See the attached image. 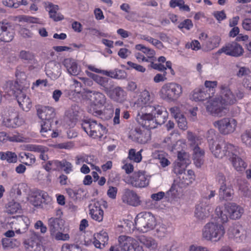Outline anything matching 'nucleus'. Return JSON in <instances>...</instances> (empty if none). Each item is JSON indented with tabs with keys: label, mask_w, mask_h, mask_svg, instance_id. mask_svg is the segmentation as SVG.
I'll list each match as a JSON object with an SVG mask.
<instances>
[{
	"label": "nucleus",
	"mask_w": 251,
	"mask_h": 251,
	"mask_svg": "<svg viewBox=\"0 0 251 251\" xmlns=\"http://www.w3.org/2000/svg\"><path fill=\"white\" fill-rule=\"evenodd\" d=\"M217 207L215 209L216 216L212 218L211 221L207 223L203 227L202 232V237L207 241L217 242L220 240L218 237L220 233L219 214Z\"/></svg>",
	"instance_id": "obj_1"
},
{
	"label": "nucleus",
	"mask_w": 251,
	"mask_h": 251,
	"mask_svg": "<svg viewBox=\"0 0 251 251\" xmlns=\"http://www.w3.org/2000/svg\"><path fill=\"white\" fill-rule=\"evenodd\" d=\"M133 225L137 230L143 233L147 232L154 229L156 219L151 212H141L136 216Z\"/></svg>",
	"instance_id": "obj_2"
},
{
	"label": "nucleus",
	"mask_w": 251,
	"mask_h": 251,
	"mask_svg": "<svg viewBox=\"0 0 251 251\" xmlns=\"http://www.w3.org/2000/svg\"><path fill=\"white\" fill-rule=\"evenodd\" d=\"M37 115L42 120L41 132H51L56 115L54 109L50 106H41L37 109Z\"/></svg>",
	"instance_id": "obj_3"
},
{
	"label": "nucleus",
	"mask_w": 251,
	"mask_h": 251,
	"mask_svg": "<svg viewBox=\"0 0 251 251\" xmlns=\"http://www.w3.org/2000/svg\"><path fill=\"white\" fill-rule=\"evenodd\" d=\"M161 98L171 101L176 100L182 94V86L175 82H168L164 84L160 90Z\"/></svg>",
	"instance_id": "obj_4"
},
{
	"label": "nucleus",
	"mask_w": 251,
	"mask_h": 251,
	"mask_svg": "<svg viewBox=\"0 0 251 251\" xmlns=\"http://www.w3.org/2000/svg\"><path fill=\"white\" fill-rule=\"evenodd\" d=\"M82 128L87 134L93 138H100L107 132L105 126L100 123H98L96 120L87 119L82 121Z\"/></svg>",
	"instance_id": "obj_5"
},
{
	"label": "nucleus",
	"mask_w": 251,
	"mask_h": 251,
	"mask_svg": "<svg viewBox=\"0 0 251 251\" xmlns=\"http://www.w3.org/2000/svg\"><path fill=\"white\" fill-rule=\"evenodd\" d=\"M244 212V210L241 206L234 202H228L225 204L224 211H221V222L226 223L228 218L239 219Z\"/></svg>",
	"instance_id": "obj_6"
},
{
	"label": "nucleus",
	"mask_w": 251,
	"mask_h": 251,
	"mask_svg": "<svg viewBox=\"0 0 251 251\" xmlns=\"http://www.w3.org/2000/svg\"><path fill=\"white\" fill-rule=\"evenodd\" d=\"M224 149L223 150L224 156H226L231 162L233 166L237 171H243L247 166V165L244 160L240 157L237 156L235 154V148L231 144H224Z\"/></svg>",
	"instance_id": "obj_7"
},
{
	"label": "nucleus",
	"mask_w": 251,
	"mask_h": 251,
	"mask_svg": "<svg viewBox=\"0 0 251 251\" xmlns=\"http://www.w3.org/2000/svg\"><path fill=\"white\" fill-rule=\"evenodd\" d=\"M118 243L121 251H144L142 247L138 244V242L129 236H120L118 238Z\"/></svg>",
	"instance_id": "obj_8"
},
{
	"label": "nucleus",
	"mask_w": 251,
	"mask_h": 251,
	"mask_svg": "<svg viewBox=\"0 0 251 251\" xmlns=\"http://www.w3.org/2000/svg\"><path fill=\"white\" fill-rule=\"evenodd\" d=\"M212 212L210 201H208L206 199H201L196 205L195 216L198 220L203 221L209 217Z\"/></svg>",
	"instance_id": "obj_9"
},
{
	"label": "nucleus",
	"mask_w": 251,
	"mask_h": 251,
	"mask_svg": "<svg viewBox=\"0 0 251 251\" xmlns=\"http://www.w3.org/2000/svg\"><path fill=\"white\" fill-rule=\"evenodd\" d=\"M237 101L235 96L228 86H221V114L223 109L227 110L228 107Z\"/></svg>",
	"instance_id": "obj_10"
},
{
	"label": "nucleus",
	"mask_w": 251,
	"mask_h": 251,
	"mask_svg": "<svg viewBox=\"0 0 251 251\" xmlns=\"http://www.w3.org/2000/svg\"><path fill=\"white\" fill-rule=\"evenodd\" d=\"M232 57H238L243 54L244 49L242 46L236 42H231L226 43L221 48V53Z\"/></svg>",
	"instance_id": "obj_11"
},
{
	"label": "nucleus",
	"mask_w": 251,
	"mask_h": 251,
	"mask_svg": "<svg viewBox=\"0 0 251 251\" xmlns=\"http://www.w3.org/2000/svg\"><path fill=\"white\" fill-rule=\"evenodd\" d=\"M128 183L135 187L143 188L148 185L149 180L144 172L138 171L134 172L129 177Z\"/></svg>",
	"instance_id": "obj_12"
},
{
	"label": "nucleus",
	"mask_w": 251,
	"mask_h": 251,
	"mask_svg": "<svg viewBox=\"0 0 251 251\" xmlns=\"http://www.w3.org/2000/svg\"><path fill=\"white\" fill-rule=\"evenodd\" d=\"M129 138L140 144H146L151 139V133L149 130L135 127L130 131Z\"/></svg>",
	"instance_id": "obj_13"
},
{
	"label": "nucleus",
	"mask_w": 251,
	"mask_h": 251,
	"mask_svg": "<svg viewBox=\"0 0 251 251\" xmlns=\"http://www.w3.org/2000/svg\"><path fill=\"white\" fill-rule=\"evenodd\" d=\"M148 112H151L153 114V117L156 126L163 124L168 116V113L165 108L159 105H157L155 107H148Z\"/></svg>",
	"instance_id": "obj_14"
},
{
	"label": "nucleus",
	"mask_w": 251,
	"mask_h": 251,
	"mask_svg": "<svg viewBox=\"0 0 251 251\" xmlns=\"http://www.w3.org/2000/svg\"><path fill=\"white\" fill-rule=\"evenodd\" d=\"M153 115L151 113L147 111L145 113H139L136 120L139 125L146 129H153L156 127Z\"/></svg>",
	"instance_id": "obj_15"
},
{
	"label": "nucleus",
	"mask_w": 251,
	"mask_h": 251,
	"mask_svg": "<svg viewBox=\"0 0 251 251\" xmlns=\"http://www.w3.org/2000/svg\"><path fill=\"white\" fill-rule=\"evenodd\" d=\"M153 115L151 113L147 111L145 113H139L136 120L139 125L146 129H153L156 127Z\"/></svg>",
	"instance_id": "obj_16"
},
{
	"label": "nucleus",
	"mask_w": 251,
	"mask_h": 251,
	"mask_svg": "<svg viewBox=\"0 0 251 251\" xmlns=\"http://www.w3.org/2000/svg\"><path fill=\"white\" fill-rule=\"evenodd\" d=\"M12 223V228L15 229L16 232L22 234L25 233L28 229L30 220L27 217L22 216L14 218Z\"/></svg>",
	"instance_id": "obj_17"
},
{
	"label": "nucleus",
	"mask_w": 251,
	"mask_h": 251,
	"mask_svg": "<svg viewBox=\"0 0 251 251\" xmlns=\"http://www.w3.org/2000/svg\"><path fill=\"white\" fill-rule=\"evenodd\" d=\"M14 36V31L8 23L0 22V41L4 42L11 41Z\"/></svg>",
	"instance_id": "obj_18"
},
{
	"label": "nucleus",
	"mask_w": 251,
	"mask_h": 251,
	"mask_svg": "<svg viewBox=\"0 0 251 251\" xmlns=\"http://www.w3.org/2000/svg\"><path fill=\"white\" fill-rule=\"evenodd\" d=\"M47 75L52 79H56L61 74V65L55 61L48 63L45 68Z\"/></svg>",
	"instance_id": "obj_19"
},
{
	"label": "nucleus",
	"mask_w": 251,
	"mask_h": 251,
	"mask_svg": "<svg viewBox=\"0 0 251 251\" xmlns=\"http://www.w3.org/2000/svg\"><path fill=\"white\" fill-rule=\"evenodd\" d=\"M122 201L128 205L137 206L141 204L140 198L133 190L126 189L122 197Z\"/></svg>",
	"instance_id": "obj_20"
},
{
	"label": "nucleus",
	"mask_w": 251,
	"mask_h": 251,
	"mask_svg": "<svg viewBox=\"0 0 251 251\" xmlns=\"http://www.w3.org/2000/svg\"><path fill=\"white\" fill-rule=\"evenodd\" d=\"M207 140L209 142L210 149L216 157H218L220 153L219 150V137L213 129H209L207 132Z\"/></svg>",
	"instance_id": "obj_21"
},
{
	"label": "nucleus",
	"mask_w": 251,
	"mask_h": 251,
	"mask_svg": "<svg viewBox=\"0 0 251 251\" xmlns=\"http://www.w3.org/2000/svg\"><path fill=\"white\" fill-rule=\"evenodd\" d=\"M237 124L236 120L232 118H226L221 120V134L226 135L233 132Z\"/></svg>",
	"instance_id": "obj_22"
},
{
	"label": "nucleus",
	"mask_w": 251,
	"mask_h": 251,
	"mask_svg": "<svg viewBox=\"0 0 251 251\" xmlns=\"http://www.w3.org/2000/svg\"><path fill=\"white\" fill-rule=\"evenodd\" d=\"M137 103L142 107V109L145 108V110L147 112L148 107H155L157 105L153 103L150 93L146 90H144L140 93L137 100Z\"/></svg>",
	"instance_id": "obj_23"
},
{
	"label": "nucleus",
	"mask_w": 251,
	"mask_h": 251,
	"mask_svg": "<svg viewBox=\"0 0 251 251\" xmlns=\"http://www.w3.org/2000/svg\"><path fill=\"white\" fill-rule=\"evenodd\" d=\"M126 92L120 87H113L110 89L109 93L106 95L114 100L123 102L126 100Z\"/></svg>",
	"instance_id": "obj_24"
},
{
	"label": "nucleus",
	"mask_w": 251,
	"mask_h": 251,
	"mask_svg": "<svg viewBox=\"0 0 251 251\" xmlns=\"http://www.w3.org/2000/svg\"><path fill=\"white\" fill-rule=\"evenodd\" d=\"M62 64L67 69L68 73L71 75H78L80 71L77 62L73 58H68L64 59Z\"/></svg>",
	"instance_id": "obj_25"
},
{
	"label": "nucleus",
	"mask_w": 251,
	"mask_h": 251,
	"mask_svg": "<svg viewBox=\"0 0 251 251\" xmlns=\"http://www.w3.org/2000/svg\"><path fill=\"white\" fill-rule=\"evenodd\" d=\"M48 224L50 235L53 236L57 231H62L64 221L58 218H51L49 219Z\"/></svg>",
	"instance_id": "obj_26"
},
{
	"label": "nucleus",
	"mask_w": 251,
	"mask_h": 251,
	"mask_svg": "<svg viewBox=\"0 0 251 251\" xmlns=\"http://www.w3.org/2000/svg\"><path fill=\"white\" fill-rule=\"evenodd\" d=\"M2 87L5 93L9 96H16L20 91H22L20 86L16 81H7L3 84Z\"/></svg>",
	"instance_id": "obj_27"
},
{
	"label": "nucleus",
	"mask_w": 251,
	"mask_h": 251,
	"mask_svg": "<svg viewBox=\"0 0 251 251\" xmlns=\"http://www.w3.org/2000/svg\"><path fill=\"white\" fill-rule=\"evenodd\" d=\"M3 125L9 128H16L22 124V121L19 119L17 112H14L7 118L3 120Z\"/></svg>",
	"instance_id": "obj_28"
},
{
	"label": "nucleus",
	"mask_w": 251,
	"mask_h": 251,
	"mask_svg": "<svg viewBox=\"0 0 251 251\" xmlns=\"http://www.w3.org/2000/svg\"><path fill=\"white\" fill-rule=\"evenodd\" d=\"M192 150L194 163L197 168H200L204 162V151L197 145L193 148Z\"/></svg>",
	"instance_id": "obj_29"
},
{
	"label": "nucleus",
	"mask_w": 251,
	"mask_h": 251,
	"mask_svg": "<svg viewBox=\"0 0 251 251\" xmlns=\"http://www.w3.org/2000/svg\"><path fill=\"white\" fill-rule=\"evenodd\" d=\"M19 106L26 112L28 111L32 107L31 100L22 91L16 96Z\"/></svg>",
	"instance_id": "obj_30"
},
{
	"label": "nucleus",
	"mask_w": 251,
	"mask_h": 251,
	"mask_svg": "<svg viewBox=\"0 0 251 251\" xmlns=\"http://www.w3.org/2000/svg\"><path fill=\"white\" fill-rule=\"evenodd\" d=\"M96 83L100 85L101 90L103 91L106 94L109 93L110 89L114 86V82L111 79L100 75Z\"/></svg>",
	"instance_id": "obj_31"
},
{
	"label": "nucleus",
	"mask_w": 251,
	"mask_h": 251,
	"mask_svg": "<svg viewBox=\"0 0 251 251\" xmlns=\"http://www.w3.org/2000/svg\"><path fill=\"white\" fill-rule=\"evenodd\" d=\"M208 112L213 116H218L220 113V98L215 97L209 100L206 105Z\"/></svg>",
	"instance_id": "obj_32"
},
{
	"label": "nucleus",
	"mask_w": 251,
	"mask_h": 251,
	"mask_svg": "<svg viewBox=\"0 0 251 251\" xmlns=\"http://www.w3.org/2000/svg\"><path fill=\"white\" fill-rule=\"evenodd\" d=\"M210 97V94L207 92V90L202 87L195 89L193 92L191 99L195 101H200L207 100Z\"/></svg>",
	"instance_id": "obj_33"
},
{
	"label": "nucleus",
	"mask_w": 251,
	"mask_h": 251,
	"mask_svg": "<svg viewBox=\"0 0 251 251\" xmlns=\"http://www.w3.org/2000/svg\"><path fill=\"white\" fill-rule=\"evenodd\" d=\"M90 215L91 218L98 222H101L103 220V211L100 207L99 202H95L92 208L90 209Z\"/></svg>",
	"instance_id": "obj_34"
},
{
	"label": "nucleus",
	"mask_w": 251,
	"mask_h": 251,
	"mask_svg": "<svg viewBox=\"0 0 251 251\" xmlns=\"http://www.w3.org/2000/svg\"><path fill=\"white\" fill-rule=\"evenodd\" d=\"M108 240V234L106 232L101 231L99 233L94 234V241L93 242L95 246L97 248L101 249L105 246Z\"/></svg>",
	"instance_id": "obj_35"
},
{
	"label": "nucleus",
	"mask_w": 251,
	"mask_h": 251,
	"mask_svg": "<svg viewBox=\"0 0 251 251\" xmlns=\"http://www.w3.org/2000/svg\"><path fill=\"white\" fill-rule=\"evenodd\" d=\"M19 58L25 62L32 64H37L34 54L28 50H22L20 52Z\"/></svg>",
	"instance_id": "obj_36"
},
{
	"label": "nucleus",
	"mask_w": 251,
	"mask_h": 251,
	"mask_svg": "<svg viewBox=\"0 0 251 251\" xmlns=\"http://www.w3.org/2000/svg\"><path fill=\"white\" fill-rule=\"evenodd\" d=\"M179 182L184 186L191 184L195 180L194 172L192 170H189L187 173L184 172L181 176H178Z\"/></svg>",
	"instance_id": "obj_37"
},
{
	"label": "nucleus",
	"mask_w": 251,
	"mask_h": 251,
	"mask_svg": "<svg viewBox=\"0 0 251 251\" xmlns=\"http://www.w3.org/2000/svg\"><path fill=\"white\" fill-rule=\"evenodd\" d=\"M242 226L238 224H234L231 226L227 230V234L230 238H238L241 237V230Z\"/></svg>",
	"instance_id": "obj_38"
},
{
	"label": "nucleus",
	"mask_w": 251,
	"mask_h": 251,
	"mask_svg": "<svg viewBox=\"0 0 251 251\" xmlns=\"http://www.w3.org/2000/svg\"><path fill=\"white\" fill-rule=\"evenodd\" d=\"M0 159L6 160L9 163H16L18 160L17 155L16 153L10 151L6 152H0Z\"/></svg>",
	"instance_id": "obj_39"
},
{
	"label": "nucleus",
	"mask_w": 251,
	"mask_h": 251,
	"mask_svg": "<svg viewBox=\"0 0 251 251\" xmlns=\"http://www.w3.org/2000/svg\"><path fill=\"white\" fill-rule=\"evenodd\" d=\"M154 235L158 238H162L166 236L168 233L167 226L163 223H156L155 226Z\"/></svg>",
	"instance_id": "obj_40"
},
{
	"label": "nucleus",
	"mask_w": 251,
	"mask_h": 251,
	"mask_svg": "<svg viewBox=\"0 0 251 251\" xmlns=\"http://www.w3.org/2000/svg\"><path fill=\"white\" fill-rule=\"evenodd\" d=\"M2 244L3 248H14L20 245L19 240L15 238H4L2 239Z\"/></svg>",
	"instance_id": "obj_41"
},
{
	"label": "nucleus",
	"mask_w": 251,
	"mask_h": 251,
	"mask_svg": "<svg viewBox=\"0 0 251 251\" xmlns=\"http://www.w3.org/2000/svg\"><path fill=\"white\" fill-rule=\"evenodd\" d=\"M139 240L148 248L153 249L156 247L155 241L151 237H147L144 235L141 236L139 238Z\"/></svg>",
	"instance_id": "obj_42"
},
{
	"label": "nucleus",
	"mask_w": 251,
	"mask_h": 251,
	"mask_svg": "<svg viewBox=\"0 0 251 251\" xmlns=\"http://www.w3.org/2000/svg\"><path fill=\"white\" fill-rule=\"evenodd\" d=\"M222 190L223 199L227 201L231 200L234 194L233 189L231 187H226V184L223 182L221 185V190Z\"/></svg>",
	"instance_id": "obj_43"
},
{
	"label": "nucleus",
	"mask_w": 251,
	"mask_h": 251,
	"mask_svg": "<svg viewBox=\"0 0 251 251\" xmlns=\"http://www.w3.org/2000/svg\"><path fill=\"white\" fill-rule=\"evenodd\" d=\"M87 93H92L94 95V101L96 104L100 105H103L106 101V98L102 93L88 90L86 91Z\"/></svg>",
	"instance_id": "obj_44"
},
{
	"label": "nucleus",
	"mask_w": 251,
	"mask_h": 251,
	"mask_svg": "<svg viewBox=\"0 0 251 251\" xmlns=\"http://www.w3.org/2000/svg\"><path fill=\"white\" fill-rule=\"evenodd\" d=\"M25 248L27 251H41L43 246L38 240H32L28 241Z\"/></svg>",
	"instance_id": "obj_45"
},
{
	"label": "nucleus",
	"mask_w": 251,
	"mask_h": 251,
	"mask_svg": "<svg viewBox=\"0 0 251 251\" xmlns=\"http://www.w3.org/2000/svg\"><path fill=\"white\" fill-rule=\"evenodd\" d=\"M60 161L57 160L48 161L47 164L44 166V168L48 172L51 170L56 171L60 169Z\"/></svg>",
	"instance_id": "obj_46"
},
{
	"label": "nucleus",
	"mask_w": 251,
	"mask_h": 251,
	"mask_svg": "<svg viewBox=\"0 0 251 251\" xmlns=\"http://www.w3.org/2000/svg\"><path fill=\"white\" fill-rule=\"evenodd\" d=\"M178 195L177 186L176 184H173L170 189L166 193L165 198L169 200H173L176 198Z\"/></svg>",
	"instance_id": "obj_47"
},
{
	"label": "nucleus",
	"mask_w": 251,
	"mask_h": 251,
	"mask_svg": "<svg viewBox=\"0 0 251 251\" xmlns=\"http://www.w3.org/2000/svg\"><path fill=\"white\" fill-rule=\"evenodd\" d=\"M217 84L218 82L217 81L206 80L205 81L204 88H205V90H207V92L210 94L211 97L214 96Z\"/></svg>",
	"instance_id": "obj_48"
},
{
	"label": "nucleus",
	"mask_w": 251,
	"mask_h": 251,
	"mask_svg": "<svg viewBox=\"0 0 251 251\" xmlns=\"http://www.w3.org/2000/svg\"><path fill=\"white\" fill-rule=\"evenodd\" d=\"M21 158L24 159L23 163L26 165H31L35 162L36 159L35 156L30 153L25 152L23 155H20Z\"/></svg>",
	"instance_id": "obj_49"
},
{
	"label": "nucleus",
	"mask_w": 251,
	"mask_h": 251,
	"mask_svg": "<svg viewBox=\"0 0 251 251\" xmlns=\"http://www.w3.org/2000/svg\"><path fill=\"white\" fill-rule=\"evenodd\" d=\"M78 117L66 112L65 121L70 127H73L76 124Z\"/></svg>",
	"instance_id": "obj_50"
},
{
	"label": "nucleus",
	"mask_w": 251,
	"mask_h": 251,
	"mask_svg": "<svg viewBox=\"0 0 251 251\" xmlns=\"http://www.w3.org/2000/svg\"><path fill=\"white\" fill-rule=\"evenodd\" d=\"M177 159L179 161L178 163L184 165L185 167H187L190 163L189 155L185 152L178 151Z\"/></svg>",
	"instance_id": "obj_51"
},
{
	"label": "nucleus",
	"mask_w": 251,
	"mask_h": 251,
	"mask_svg": "<svg viewBox=\"0 0 251 251\" xmlns=\"http://www.w3.org/2000/svg\"><path fill=\"white\" fill-rule=\"evenodd\" d=\"M236 67L238 69V71L236 72V75L238 77H245L250 75L251 73V70L249 67L245 66H240L236 65Z\"/></svg>",
	"instance_id": "obj_52"
},
{
	"label": "nucleus",
	"mask_w": 251,
	"mask_h": 251,
	"mask_svg": "<svg viewBox=\"0 0 251 251\" xmlns=\"http://www.w3.org/2000/svg\"><path fill=\"white\" fill-rule=\"evenodd\" d=\"M128 158L135 162L138 163L141 161L142 157L140 151L136 152L135 149H131L129 151Z\"/></svg>",
	"instance_id": "obj_53"
},
{
	"label": "nucleus",
	"mask_w": 251,
	"mask_h": 251,
	"mask_svg": "<svg viewBox=\"0 0 251 251\" xmlns=\"http://www.w3.org/2000/svg\"><path fill=\"white\" fill-rule=\"evenodd\" d=\"M241 140L247 147L251 148V128L246 130L242 134Z\"/></svg>",
	"instance_id": "obj_54"
},
{
	"label": "nucleus",
	"mask_w": 251,
	"mask_h": 251,
	"mask_svg": "<svg viewBox=\"0 0 251 251\" xmlns=\"http://www.w3.org/2000/svg\"><path fill=\"white\" fill-rule=\"evenodd\" d=\"M141 38L151 43L159 49H161L163 48V45L161 41L157 39H155L151 37L146 35H142Z\"/></svg>",
	"instance_id": "obj_55"
},
{
	"label": "nucleus",
	"mask_w": 251,
	"mask_h": 251,
	"mask_svg": "<svg viewBox=\"0 0 251 251\" xmlns=\"http://www.w3.org/2000/svg\"><path fill=\"white\" fill-rule=\"evenodd\" d=\"M239 190L244 197L246 198L251 197V189L249 187L247 183L244 182L240 184L239 186Z\"/></svg>",
	"instance_id": "obj_56"
},
{
	"label": "nucleus",
	"mask_w": 251,
	"mask_h": 251,
	"mask_svg": "<svg viewBox=\"0 0 251 251\" xmlns=\"http://www.w3.org/2000/svg\"><path fill=\"white\" fill-rule=\"evenodd\" d=\"M21 209V206L18 202L11 201L8 203L7 212L8 213L14 214Z\"/></svg>",
	"instance_id": "obj_57"
},
{
	"label": "nucleus",
	"mask_w": 251,
	"mask_h": 251,
	"mask_svg": "<svg viewBox=\"0 0 251 251\" xmlns=\"http://www.w3.org/2000/svg\"><path fill=\"white\" fill-rule=\"evenodd\" d=\"M35 194H38L40 199L42 200L43 202L46 204L48 203L51 201V198L49 196L48 194L44 191L37 190Z\"/></svg>",
	"instance_id": "obj_58"
},
{
	"label": "nucleus",
	"mask_w": 251,
	"mask_h": 251,
	"mask_svg": "<svg viewBox=\"0 0 251 251\" xmlns=\"http://www.w3.org/2000/svg\"><path fill=\"white\" fill-rule=\"evenodd\" d=\"M27 149L29 151L37 152H46L48 150L46 147L36 145H29L27 146Z\"/></svg>",
	"instance_id": "obj_59"
},
{
	"label": "nucleus",
	"mask_w": 251,
	"mask_h": 251,
	"mask_svg": "<svg viewBox=\"0 0 251 251\" xmlns=\"http://www.w3.org/2000/svg\"><path fill=\"white\" fill-rule=\"evenodd\" d=\"M62 251H82L77 245L65 244L62 246Z\"/></svg>",
	"instance_id": "obj_60"
},
{
	"label": "nucleus",
	"mask_w": 251,
	"mask_h": 251,
	"mask_svg": "<svg viewBox=\"0 0 251 251\" xmlns=\"http://www.w3.org/2000/svg\"><path fill=\"white\" fill-rule=\"evenodd\" d=\"M185 167L184 165L180 164V163H176L174 165L173 172L176 175L181 176L185 172Z\"/></svg>",
	"instance_id": "obj_61"
},
{
	"label": "nucleus",
	"mask_w": 251,
	"mask_h": 251,
	"mask_svg": "<svg viewBox=\"0 0 251 251\" xmlns=\"http://www.w3.org/2000/svg\"><path fill=\"white\" fill-rule=\"evenodd\" d=\"M60 169L64 168L63 170L66 174H69L72 171V165L70 162L66 160H63L60 161Z\"/></svg>",
	"instance_id": "obj_62"
},
{
	"label": "nucleus",
	"mask_w": 251,
	"mask_h": 251,
	"mask_svg": "<svg viewBox=\"0 0 251 251\" xmlns=\"http://www.w3.org/2000/svg\"><path fill=\"white\" fill-rule=\"evenodd\" d=\"M193 26L192 21L190 19H185L182 22L180 23L178 25L179 29L185 28L187 30H190Z\"/></svg>",
	"instance_id": "obj_63"
},
{
	"label": "nucleus",
	"mask_w": 251,
	"mask_h": 251,
	"mask_svg": "<svg viewBox=\"0 0 251 251\" xmlns=\"http://www.w3.org/2000/svg\"><path fill=\"white\" fill-rule=\"evenodd\" d=\"M95 107V106H91L89 112L94 116L102 119H104V113L101 110H98Z\"/></svg>",
	"instance_id": "obj_64"
}]
</instances>
